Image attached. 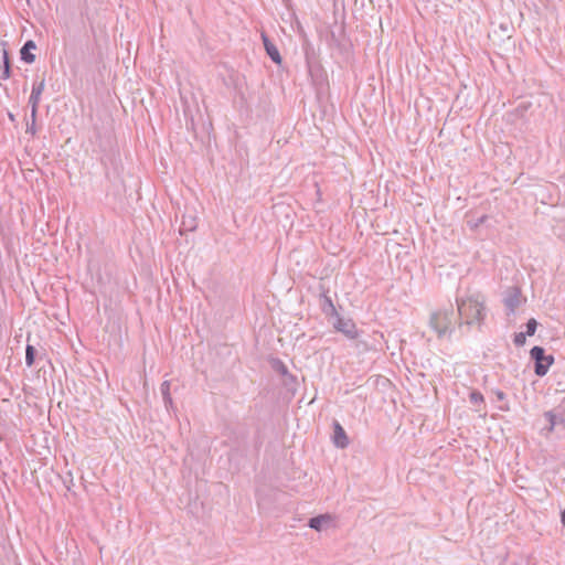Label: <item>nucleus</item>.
Listing matches in <instances>:
<instances>
[{
    "mask_svg": "<svg viewBox=\"0 0 565 565\" xmlns=\"http://www.w3.org/2000/svg\"><path fill=\"white\" fill-rule=\"evenodd\" d=\"M458 317L460 319L459 326L466 324L471 327L473 324L480 326L484 319V306L475 297L467 299H457Z\"/></svg>",
    "mask_w": 565,
    "mask_h": 565,
    "instance_id": "f257e3e1",
    "label": "nucleus"
},
{
    "mask_svg": "<svg viewBox=\"0 0 565 565\" xmlns=\"http://www.w3.org/2000/svg\"><path fill=\"white\" fill-rule=\"evenodd\" d=\"M454 310L449 309L438 310L430 316L429 324L436 331L438 338L450 335L454 331Z\"/></svg>",
    "mask_w": 565,
    "mask_h": 565,
    "instance_id": "f03ea898",
    "label": "nucleus"
},
{
    "mask_svg": "<svg viewBox=\"0 0 565 565\" xmlns=\"http://www.w3.org/2000/svg\"><path fill=\"white\" fill-rule=\"evenodd\" d=\"M530 356L534 361V373L540 377L546 375L550 366L554 363V356L546 355L544 348L539 345L531 349Z\"/></svg>",
    "mask_w": 565,
    "mask_h": 565,
    "instance_id": "7ed1b4c3",
    "label": "nucleus"
},
{
    "mask_svg": "<svg viewBox=\"0 0 565 565\" xmlns=\"http://www.w3.org/2000/svg\"><path fill=\"white\" fill-rule=\"evenodd\" d=\"M333 328L343 333L348 339H356L359 337V330L355 323L351 319H343L340 315L335 317Z\"/></svg>",
    "mask_w": 565,
    "mask_h": 565,
    "instance_id": "20e7f679",
    "label": "nucleus"
},
{
    "mask_svg": "<svg viewBox=\"0 0 565 565\" xmlns=\"http://www.w3.org/2000/svg\"><path fill=\"white\" fill-rule=\"evenodd\" d=\"M521 290L519 287H512L508 290L507 295L504 296L503 302L507 308V315H513L515 312V309L521 303Z\"/></svg>",
    "mask_w": 565,
    "mask_h": 565,
    "instance_id": "39448f33",
    "label": "nucleus"
},
{
    "mask_svg": "<svg viewBox=\"0 0 565 565\" xmlns=\"http://www.w3.org/2000/svg\"><path fill=\"white\" fill-rule=\"evenodd\" d=\"M44 88H45L44 79L33 83L32 92L29 97V105L31 106V113L33 114V117L38 116V108H39L41 95H42Z\"/></svg>",
    "mask_w": 565,
    "mask_h": 565,
    "instance_id": "423d86ee",
    "label": "nucleus"
},
{
    "mask_svg": "<svg viewBox=\"0 0 565 565\" xmlns=\"http://www.w3.org/2000/svg\"><path fill=\"white\" fill-rule=\"evenodd\" d=\"M332 440H333L334 446L340 449L347 448L350 444L349 437L347 436L344 428L337 420L333 422Z\"/></svg>",
    "mask_w": 565,
    "mask_h": 565,
    "instance_id": "0eeeda50",
    "label": "nucleus"
},
{
    "mask_svg": "<svg viewBox=\"0 0 565 565\" xmlns=\"http://www.w3.org/2000/svg\"><path fill=\"white\" fill-rule=\"evenodd\" d=\"M262 40H263L265 51H266L267 55L270 57V60L276 64H280L281 56H280V53H279L277 46L270 41V39L268 38V35L266 33H262Z\"/></svg>",
    "mask_w": 565,
    "mask_h": 565,
    "instance_id": "6e6552de",
    "label": "nucleus"
},
{
    "mask_svg": "<svg viewBox=\"0 0 565 565\" xmlns=\"http://www.w3.org/2000/svg\"><path fill=\"white\" fill-rule=\"evenodd\" d=\"M0 79H8L11 76V62L9 52L6 49L0 50Z\"/></svg>",
    "mask_w": 565,
    "mask_h": 565,
    "instance_id": "1a4fd4ad",
    "label": "nucleus"
},
{
    "mask_svg": "<svg viewBox=\"0 0 565 565\" xmlns=\"http://www.w3.org/2000/svg\"><path fill=\"white\" fill-rule=\"evenodd\" d=\"M332 521L331 515L329 514H320L318 516H313L309 520L308 526L318 532L322 531L326 525L330 524Z\"/></svg>",
    "mask_w": 565,
    "mask_h": 565,
    "instance_id": "9d476101",
    "label": "nucleus"
},
{
    "mask_svg": "<svg viewBox=\"0 0 565 565\" xmlns=\"http://www.w3.org/2000/svg\"><path fill=\"white\" fill-rule=\"evenodd\" d=\"M198 226L196 216L193 214H184L181 220L180 234L183 235L188 232H192Z\"/></svg>",
    "mask_w": 565,
    "mask_h": 565,
    "instance_id": "9b49d317",
    "label": "nucleus"
},
{
    "mask_svg": "<svg viewBox=\"0 0 565 565\" xmlns=\"http://www.w3.org/2000/svg\"><path fill=\"white\" fill-rule=\"evenodd\" d=\"M321 310L322 312L328 316V317H338V311L335 309V306L333 305V301L331 299V297L327 294V292H323L321 295Z\"/></svg>",
    "mask_w": 565,
    "mask_h": 565,
    "instance_id": "f8f14e48",
    "label": "nucleus"
},
{
    "mask_svg": "<svg viewBox=\"0 0 565 565\" xmlns=\"http://www.w3.org/2000/svg\"><path fill=\"white\" fill-rule=\"evenodd\" d=\"M35 47H36V45L34 43V41H32V40L26 41L20 51L21 60L28 64L33 63L35 61V55L31 52V50H34Z\"/></svg>",
    "mask_w": 565,
    "mask_h": 565,
    "instance_id": "ddd939ff",
    "label": "nucleus"
},
{
    "mask_svg": "<svg viewBox=\"0 0 565 565\" xmlns=\"http://www.w3.org/2000/svg\"><path fill=\"white\" fill-rule=\"evenodd\" d=\"M160 391H161V395H162V399H163V403H164V406L167 409H169V407L172 406V397H171V394H170V382L169 381H164L161 386H160Z\"/></svg>",
    "mask_w": 565,
    "mask_h": 565,
    "instance_id": "4468645a",
    "label": "nucleus"
},
{
    "mask_svg": "<svg viewBox=\"0 0 565 565\" xmlns=\"http://www.w3.org/2000/svg\"><path fill=\"white\" fill-rule=\"evenodd\" d=\"M36 350L33 345L28 344L25 348V364L32 366L34 364Z\"/></svg>",
    "mask_w": 565,
    "mask_h": 565,
    "instance_id": "2eb2a0df",
    "label": "nucleus"
},
{
    "mask_svg": "<svg viewBox=\"0 0 565 565\" xmlns=\"http://www.w3.org/2000/svg\"><path fill=\"white\" fill-rule=\"evenodd\" d=\"M469 401L473 405L484 404V397L479 391H471L469 394Z\"/></svg>",
    "mask_w": 565,
    "mask_h": 565,
    "instance_id": "dca6fc26",
    "label": "nucleus"
},
{
    "mask_svg": "<svg viewBox=\"0 0 565 565\" xmlns=\"http://www.w3.org/2000/svg\"><path fill=\"white\" fill-rule=\"evenodd\" d=\"M536 328H537V321L534 319V318H531L527 322H526V335L531 337L535 333L536 331Z\"/></svg>",
    "mask_w": 565,
    "mask_h": 565,
    "instance_id": "f3484780",
    "label": "nucleus"
},
{
    "mask_svg": "<svg viewBox=\"0 0 565 565\" xmlns=\"http://www.w3.org/2000/svg\"><path fill=\"white\" fill-rule=\"evenodd\" d=\"M26 134H30L34 136L36 134V117H33V114L31 113V122L26 124Z\"/></svg>",
    "mask_w": 565,
    "mask_h": 565,
    "instance_id": "a211bd4d",
    "label": "nucleus"
},
{
    "mask_svg": "<svg viewBox=\"0 0 565 565\" xmlns=\"http://www.w3.org/2000/svg\"><path fill=\"white\" fill-rule=\"evenodd\" d=\"M526 340V333L525 332H519L514 334L513 342L516 347L524 345Z\"/></svg>",
    "mask_w": 565,
    "mask_h": 565,
    "instance_id": "6ab92c4d",
    "label": "nucleus"
},
{
    "mask_svg": "<svg viewBox=\"0 0 565 565\" xmlns=\"http://www.w3.org/2000/svg\"><path fill=\"white\" fill-rule=\"evenodd\" d=\"M487 218H488L487 215H482L476 222H469V225H470L471 228H477L478 226L483 224Z\"/></svg>",
    "mask_w": 565,
    "mask_h": 565,
    "instance_id": "aec40b11",
    "label": "nucleus"
},
{
    "mask_svg": "<svg viewBox=\"0 0 565 565\" xmlns=\"http://www.w3.org/2000/svg\"><path fill=\"white\" fill-rule=\"evenodd\" d=\"M546 418L548 419L550 424H551V430L553 429L554 425H555V415L552 413V412H547L545 414Z\"/></svg>",
    "mask_w": 565,
    "mask_h": 565,
    "instance_id": "412c9836",
    "label": "nucleus"
},
{
    "mask_svg": "<svg viewBox=\"0 0 565 565\" xmlns=\"http://www.w3.org/2000/svg\"><path fill=\"white\" fill-rule=\"evenodd\" d=\"M493 393L498 401H504L507 397L505 393L501 390H495Z\"/></svg>",
    "mask_w": 565,
    "mask_h": 565,
    "instance_id": "4be33fe9",
    "label": "nucleus"
},
{
    "mask_svg": "<svg viewBox=\"0 0 565 565\" xmlns=\"http://www.w3.org/2000/svg\"><path fill=\"white\" fill-rule=\"evenodd\" d=\"M109 143H110V137H108L105 142L100 141L98 146L102 151H106Z\"/></svg>",
    "mask_w": 565,
    "mask_h": 565,
    "instance_id": "5701e85b",
    "label": "nucleus"
},
{
    "mask_svg": "<svg viewBox=\"0 0 565 565\" xmlns=\"http://www.w3.org/2000/svg\"><path fill=\"white\" fill-rule=\"evenodd\" d=\"M278 364H279V367H278L277 370H278L281 374H286V373H287V367H286V365H285L282 362H280V361H278Z\"/></svg>",
    "mask_w": 565,
    "mask_h": 565,
    "instance_id": "b1692460",
    "label": "nucleus"
},
{
    "mask_svg": "<svg viewBox=\"0 0 565 565\" xmlns=\"http://www.w3.org/2000/svg\"><path fill=\"white\" fill-rule=\"evenodd\" d=\"M561 521H562L563 526L565 527V510L562 512Z\"/></svg>",
    "mask_w": 565,
    "mask_h": 565,
    "instance_id": "393cba45",
    "label": "nucleus"
},
{
    "mask_svg": "<svg viewBox=\"0 0 565 565\" xmlns=\"http://www.w3.org/2000/svg\"><path fill=\"white\" fill-rule=\"evenodd\" d=\"M500 409H501V411H508V409H509V407H508V406H505V407H504V406H500Z\"/></svg>",
    "mask_w": 565,
    "mask_h": 565,
    "instance_id": "a878e982",
    "label": "nucleus"
}]
</instances>
